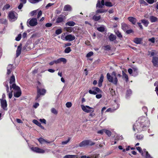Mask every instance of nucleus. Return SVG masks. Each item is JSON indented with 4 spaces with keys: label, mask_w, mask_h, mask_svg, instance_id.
I'll return each instance as SVG.
<instances>
[{
    "label": "nucleus",
    "mask_w": 158,
    "mask_h": 158,
    "mask_svg": "<svg viewBox=\"0 0 158 158\" xmlns=\"http://www.w3.org/2000/svg\"><path fill=\"white\" fill-rule=\"evenodd\" d=\"M81 107L84 111L87 113L91 112L92 111V110L94 109L93 108L88 106H85L84 105H81Z\"/></svg>",
    "instance_id": "6e6552de"
},
{
    "label": "nucleus",
    "mask_w": 158,
    "mask_h": 158,
    "mask_svg": "<svg viewBox=\"0 0 158 158\" xmlns=\"http://www.w3.org/2000/svg\"><path fill=\"white\" fill-rule=\"evenodd\" d=\"M75 37L71 34H70L66 36V41H71L74 40L75 39Z\"/></svg>",
    "instance_id": "f8f14e48"
},
{
    "label": "nucleus",
    "mask_w": 158,
    "mask_h": 158,
    "mask_svg": "<svg viewBox=\"0 0 158 158\" xmlns=\"http://www.w3.org/2000/svg\"><path fill=\"white\" fill-rule=\"evenodd\" d=\"M123 78L125 79V81L127 82L128 81V75L125 73L123 71L122 72Z\"/></svg>",
    "instance_id": "a878e982"
},
{
    "label": "nucleus",
    "mask_w": 158,
    "mask_h": 158,
    "mask_svg": "<svg viewBox=\"0 0 158 158\" xmlns=\"http://www.w3.org/2000/svg\"><path fill=\"white\" fill-rule=\"evenodd\" d=\"M97 30L100 32H103L104 31L105 28L104 27L101 26L99 27H98L97 28Z\"/></svg>",
    "instance_id": "4c0bfd02"
},
{
    "label": "nucleus",
    "mask_w": 158,
    "mask_h": 158,
    "mask_svg": "<svg viewBox=\"0 0 158 158\" xmlns=\"http://www.w3.org/2000/svg\"><path fill=\"white\" fill-rule=\"evenodd\" d=\"M63 158H77V156L76 155H67L64 156Z\"/></svg>",
    "instance_id": "c756f323"
},
{
    "label": "nucleus",
    "mask_w": 158,
    "mask_h": 158,
    "mask_svg": "<svg viewBox=\"0 0 158 158\" xmlns=\"http://www.w3.org/2000/svg\"><path fill=\"white\" fill-rule=\"evenodd\" d=\"M10 5L8 4H6V5L3 8V9H7L10 7Z\"/></svg>",
    "instance_id": "680f3d73"
},
{
    "label": "nucleus",
    "mask_w": 158,
    "mask_h": 158,
    "mask_svg": "<svg viewBox=\"0 0 158 158\" xmlns=\"http://www.w3.org/2000/svg\"><path fill=\"white\" fill-rule=\"evenodd\" d=\"M132 69L133 73L132 76L136 77L138 75V69L136 67H133Z\"/></svg>",
    "instance_id": "412c9836"
},
{
    "label": "nucleus",
    "mask_w": 158,
    "mask_h": 158,
    "mask_svg": "<svg viewBox=\"0 0 158 158\" xmlns=\"http://www.w3.org/2000/svg\"><path fill=\"white\" fill-rule=\"evenodd\" d=\"M142 40L141 38H136L134 39V42L137 44H139L141 43V42Z\"/></svg>",
    "instance_id": "b1692460"
},
{
    "label": "nucleus",
    "mask_w": 158,
    "mask_h": 158,
    "mask_svg": "<svg viewBox=\"0 0 158 158\" xmlns=\"http://www.w3.org/2000/svg\"><path fill=\"white\" fill-rule=\"evenodd\" d=\"M92 89L95 90V91L98 93H100L102 92V91L98 87H94L92 88Z\"/></svg>",
    "instance_id": "a19ab883"
},
{
    "label": "nucleus",
    "mask_w": 158,
    "mask_h": 158,
    "mask_svg": "<svg viewBox=\"0 0 158 158\" xmlns=\"http://www.w3.org/2000/svg\"><path fill=\"white\" fill-rule=\"evenodd\" d=\"M1 104L2 108L5 110H7V104L6 100L0 99Z\"/></svg>",
    "instance_id": "9d476101"
},
{
    "label": "nucleus",
    "mask_w": 158,
    "mask_h": 158,
    "mask_svg": "<svg viewBox=\"0 0 158 158\" xmlns=\"http://www.w3.org/2000/svg\"><path fill=\"white\" fill-rule=\"evenodd\" d=\"M146 1L150 4H152L156 1V0H146Z\"/></svg>",
    "instance_id": "603ef678"
},
{
    "label": "nucleus",
    "mask_w": 158,
    "mask_h": 158,
    "mask_svg": "<svg viewBox=\"0 0 158 158\" xmlns=\"http://www.w3.org/2000/svg\"><path fill=\"white\" fill-rule=\"evenodd\" d=\"M95 143L90 140H87L82 141L79 144L80 147H83L86 145L92 146L94 145Z\"/></svg>",
    "instance_id": "20e7f679"
},
{
    "label": "nucleus",
    "mask_w": 158,
    "mask_h": 158,
    "mask_svg": "<svg viewBox=\"0 0 158 158\" xmlns=\"http://www.w3.org/2000/svg\"><path fill=\"white\" fill-rule=\"evenodd\" d=\"M128 73L131 75H132V73H133V71L132 69H129L128 70Z\"/></svg>",
    "instance_id": "338daca9"
},
{
    "label": "nucleus",
    "mask_w": 158,
    "mask_h": 158,
    "mask_svg": "<svg viewBox=\"0 0 158 158\" xmlns=\"http://www.w3.org/2000/svg\"><path fill=\"white\" fill-rule=\"evenodd\" d=\"M46 90L44 89H40L38 86L37 87V95L36 99H38L40 97V95H44L45 94Z\"/></svg>",
    "instance_id": "39448f33"
},
{
    "label": "nucleus",
    "mask_w": 158,
    "mask_h": 158,
    "mask_svg": "<svg viewBox=\"0 0 158 158\" xmlns=\"http://www.w3.org/2000/svg\"><path fill=\"white\" fill-rule=\"evenodd\" d=\"M132 91L130 89H127L126 93V97L127 98L129 97L132 94Z\"/></svg>",
    "instance_id": "2f4dec72"
},
{
    "label": "nucleus",
    "mask_w": 158,
    "mask_h": 158,
    "mask_svg": "<svg viewBox=\"0 0 158 158\" xmlns=\"http://www.w3.org/2000/svg\"><path fill=\"white\" fill-rule=\"evenodd\" d=\"M64 30L67 31L70 33L72 31L73 28L72 27H66L64 28Z\"/></svg>",
    "instance_id": "f704fd0d"
},
{
    "label": "nucleus",
    "mask_w": 158,
    "mask_h": 158,
    "mask_svg": "<svg viewBox=\"0 0 158 158\" xmlns=\"http://www.w3.org/2000/svg\"><path fill=\"white\" fill-rule=\"evenodd\" d=\"M65 17L63 15H60L56 19V23H59L64 22Z\"/></svg>",
    "instance_id": "ddd939ff"
},
{
    "label": "nucleus",
    "mask_w": 158,
    "mask_h": 158,
    "mask_svg": "<svg viewBox=\"0 0 158 158\" xmlns=\"http://www.w3.org/2000/svg\"><path fill=\"white\" fill-rule=\"evenodd\" d=\"M101 19V16H98L96 15H94L93 17V19L94 21H98Z\"/></svg>",
    "instance_id": "c9c22d12"
},
{
    "label": "nucleus",
    "mask_w": 158,
    "mask_h": 158,
    "mask_svg": "<svg viewBox=\"0 0 158 158\" xmlns=\"http://www.w3.org/2000/svg\"><path fill=\"white\" fill-rule=\"evenodd\" d=\"M128 19L133 24H135L136 22V19L134 17H131L128 18Z\"/></svg>",
    "instance_id": "4be33fe9"
},
{
    "label": "nucleus",
    "mask_w": 158,
    "mask_h": 158,
    "mask_svg": "<svg viewBox=\"0 0 158 158\" xmlns=\"http://www.w3.org/2000/svg\"><path fill=\"white\" fill-rule=\"evenodd\" d=\"M107 11V10H105L104 9H99L97 10H96V13L97 14L102 13L106 12Z\"/></svg>",
    "instance_id": "c85d7f7f"
},
{
    "label": "nucleus",
    "mask_w": 158,
    "mask_h": 158,
    "mask_svg": "<svg viewBox=\"0 0 158 158\" xmlns=\"http://www.w3.org/2000/svg\"><path fill=\"white\" fill-rule=\"evenodd\" d=\"M152 62L154 66L158 67V57L153 56L152 57Z\"/></svg>",
    "instance_id": "9b49d317"
},
{
    "label": "nucleus",
    "mask_w": 158,
    "mask_h": 158,
    "mask_svg": "<svg viewBox=\"0 0 158 158\" xmlns=\"http://www.w3.org/2000/svg\"><path fill=\"white\" fill-rule=\"evenodd\" d=\"M114 32L118 38L120 39L122 38L123 36L121 33L118 30H115Z\"/></svg>",
    "instance_id": "72a5a7b5"
},
{
    "label": "nucleus",
    "mask_w": 158,
    "mask_h": 158,
    "mask_svg": "<svg viewBox=\"0 0 158 158\" xmlns=\"http://www.w3.org/2000/svg\"><path fill=\"white\" fill-rule=\"evenodd\" d=\"M149 19L152 23H153L157 21L158 19L156 17L153 16H151L149 18Z\"/></svg>",
    "instance_id": "bb28decb"
},
{
    "label": "nucleus",
    "mask_w": 158,
    "mask_h": 158,
    "mask_svg": "<svg viewBox=\"0 0 158 158\" xmlns=\"http://www.w3.org/2000/svg\"><path fill=\"white\" fill-rule=\"evenodd\" d=\"M62 30L61 28L58 29H57L55 31V33L57 35H58L62 33Z\"/></svg>",
    "instance_id": "de8ad7c7"
},
{
    "label": "nucleus",
    "mask_w": 158,
    "mask_h": 158,
    "mask_svg": "<svg viewBox=\"0 0 158 158\" xmlns=\"http://www.w3.org/2000/svg\"><path fill=\"white\" fill-rule=\"evenodd\" d=\"M17 14L14 11H10L9 13L8 16L10 20L14 21L17 19Z\"/></svg>",
    "instance_id": "0eeeda50"
},
{
    "label": "nucleus",
    "mask_w": 158,
    "mask_h": 158,
    "mask_svg": "<svg viewBox=\"0 0 158 158\" xmlns=\"http://www.w3.org/2000/svg\"><path fill=\"white\" fill-rule=\"evenodd\" d=\"M103 6L101 5V3L100 0L98 1L97 3L96 4L97 7H98L99 8H101L103 7Z\"/></svg>",
    "instance_id": "e433bc0d"
},
{
    "label": "nucleus",
    "mask_w": 158,
    "mask_h": 158,
    "mask_svg": "<svg viewBox=\"0 0 158 158\" xmlns=\"http://www.w3.org/2000/svg\"><path fill=\"white\" fill-rule=\"evenodd\" d=\"M56 64L60 63L61 62H63L64 64H65L67 62L66 59L64 58H61L55 60Z\"/></svg>",
    "instance_id": "4468645a"
},
{
    "label": "nucleus",
    "mask_w": 158,
    "mask_h": 158,
    "mask_svg": "<svg viewBox=\"0 0 158 158\" xmlns=\"http://www.w3.org/2000/svg\"><path fill=\"white\" fill-rule=\"evenodd\" d=\"M104 133H106L109 136H110L111 135V132L110 131L105 129Z\"/></svg>",
    "instance_id": "09e8293b"
},
{
    "label": "nucleus",
    "mask_w": 158,
    "mask_h": 158,
    "mask_svg": "<svg viewBox=\"0 0 158 158\" xmlns=\"http://www.w3.org/2000/svg\"><path fill=\"white\" fill-rule=\"evenodd\" d=\"M75 23L73 21H69L65 23L66 26H73L75 25Z\"/></svg>",
    "instance_id": "473e14b6"
},
{
    "label": "nucleus",
    "mask_w": 158,
    "mask_h": 158,
    "mask_svg": "<svg viewBox=\"0 0 158 158\" xmlns=\"http://www.w3.org/2000/svg\"><path fill=\"white\" fill-rule=\"evenodd\" d=\"M81 158H93V157L90 156H86L85 155L82 156L81 157Z\"/></svg>",
    "instance_id": "774afa93"
},
{
    "label": "nucleus",
    "mask_w": 158,
    "mask_h": 158,
    "mask_svg": "<svg viewBox=\"0 0 158 158\" xmlns=\"http://www.w3.org/2000/svg\"><path fill=\"white\" fill-rule=\"evenodd\" d=\"M39 121L42 123H44V124H46V120L44 119H40Z\"/></svg>",
    "instance_id": "e2e57ef3"
},
{
    "label": "nucleus",
    "mask_w": 158,
    "mask_h": 158,
    "mask_svg": "<svg viewBox=\"0 0 158 158\" xmlns=\"http://www.w3.org/2000/svg\"><path fill=\"white\" fill-rule=\"evenodd\" d=\"M32 122L34 123L35 124H36L42 129H44V127L41 125V123L40 122H39L37 120L34 119L32 121Z\"/></svg>",
    "instance_id": "f3484780"
},
{
    "label": "nucleus",
    "mask_w": 158,
    "mask_h": 158,
    "mask_svg": "<svg viewBox=\"0 0 158 158\" xmlns=\"http://www.w3.org/2000/svg\"><path fill=\"white\" fill-rule=\"evenodd\" d=\"M107 79L109 82L112 83L115 85H117L118 80L116 76V73L114 72H113L111 75L108 73L106 75Z\"/></svg>",
    "instance_id": "f03ea898"
},
{
    "label": "nucleus",
    "mask_w": 158,
    "mask_h": 158,
    "mask_svg": "<svg viewBox=\"0 0 158 158\" xmlns=\"http://www.w3.org/2000/svg\"><path fill=\"white\" fill-rule=\"evenodd\" d=\"M72 6L69 5L67 4L64 6L63 8L64 11H71L72 10Z\"/></svg>",
    "instance_id": "2eb2a0df"
},
{
    "label": "nucleus",
    "mask_w": 158,
    "mask_h": 158,
    "mask_svg": "<svg viewBox=\"0 0 158 158\" xmlns=\"http://www.w3.org/2000/svg\"><path fill=\"white\" fill-rule=\"evenodd\" d=\"M38 140L41 144H43L46 141V140L42 138H40Z\"/></svg>",
    "instance_id": "79ce46f5"
},
{
    "label": "nucleus",
    "mask_w": 158,
    "mask_h": 158,
    "mask_svg": "<svg viewBox=\"0 0 158 158\" xmlns=\"http://www.w3.org/2000/svg\"><path fill=\"white\" fill-rule=\"evenodd\" d=\"M93 52H89L86 55V56L87 57H89L92 56L93 55Z\"/></svg>",
    "instance_id": "5fc2aeb1"
},
{
    "label": "nucleus",
    "mask_w": 158,
    "mask_h": 158,
    "mask_svg": "<svg viewBox=\"0 0 158 158\" xmlns=\"http://www.w3.org/2000/svg\"><path fill=\"white\" fill-rule=\"evenodd\" d=\"M69 140H70V139H69L68 140H67L66 141H63L62 142V144L63 145H65V144H67L68 143V142L69 141Z\"/></svg>",
    "instance_id": "0e129e2a"
},
{
    "label": "nucleus",
    "mask_w": 158,
    "mask_h": 158,
    "mask_svg": "<svg viewBox=\"0 0 158 158\" xmlns=\"http://www.w3.org/2000/svg\"><path fill=\"white\" fill-rule=\"evenodd\" d=\"M21 36H22L21 34H19L18 35L17 37L16 38H15L16 40L17 41H19L20 40L21 38Z\"/></svg>",
    "instance_id": "864d4df0"
},
{
    "label": "nucleus",
    "mask_w": 158,
    "mask_h": 158,
    "mask_svg": "<svg viewBox=\"0 0 158 158\" xmlns=\"http://www.w3.org/2000/svg\"><path fill=\"white\" fill-rule=\"evenodd\" d=\"M9 83L10 84H15V76L13 75L10 77Z\"/></svg>",
    "instance_id": "aec40b11"
},
{
    "label": "nucleus",
    "mask_w": 158,
    "mask_h": 158,
    "mask_svg": "<svg viewBox=\"0 0 158 158\" xmlns=\"http://www.w3.org/2000/svg\"><path fill=\"white\" fill-rule=\"evenodd\" d=\"M10 90H12V89L15 90L14 95L15 97L19 98L21 95L22 92L20 89L19 86L16 85V84H14L10 85Z\"/></svg>",
    "instance_id": "7ed1b4c3"
},
{
    "label": "nucleus",
    "mask_w": 158,
    "mask_h": 158,
    "mask_svg": "<svg viewBox=\"0 0 158 158\" xmlns=\"http://www.w3.org/2000/svg\"><path fill=\"white\" fill-rule=\"evenodd\" d=\"M94 109L92 110V111L91 112H90V113L89 114V116L90 117H93L94 115H95V114L94 113Z\"/></svg>",
    "instance_id": "bf43d9fd"
},
{
    "label": "nucleus",
    "mask_w": 158,
    "mask_h": 158,
    "mask_svg": "<svg viewBox=\"0 0 158 158\" xmlns=\"http://www.w3.org/2000/svg\"><path fill=\"white\" fill-rule=\"evenodd\" d=\"M146 158H152V157L149 154L148 152H146V154L145 155Z\"/></svg>",
    "instance_id": "69168bd1"
},
{
    "label": "nucleus",
    "mask_w": 158,
    "mask_h": 158,
    "mask_svg": "<svg viewBox=\"0 0 158 158\" xmlns=\"http://www.w3.org/2000/svg\"><path fill=\"white\" fill-rule=\"evenodd\" d=\"M109 38L111 41H113L116 39V36L113 34H111L109 37Z\"/></svg>",
    "instance_id": "7c9ffc66"
},
{
    "label": "nucleus",
    "mask_w": 158,
    "mask_h": 158,
    "mask_svg": "<svg viewBox=\"0 0 158 158\" xmlns=\"http://www.w3.org/2000/svg\"><path fill=\"white\" fill-rule=\"evenodd\" d=\"M122 29L124 31H126L129 28V26L124 23H123L121 24Z\"/></svg>",
    "instance_id": "6ab92c4d"
},
{
    "label": "nucleus",
    "mask_w": 158,
    "mask_h": 158,
    "mask_svg": "<svg viewBox=\"0 0 158 158\" xmlns=\"http://www.w3.org/2000/svg\"><path fill=\"white\" fill-rule=\"evenodd\" d=\"M114 110L112 108H109L106 111V112H113Z\"/></svg>",
    "instance_id": "052dcab7"
},
{
    "label": "nucleus",
    "mask_w": 158,
    "mask_h": 158,
    "mask_svg": "<svg viewBox=\"0 0 158 158\" xmlns=\"http://www.w3.org/2000/svg\"><path fill=\"white\" fill-rule=\"evenodd\" d=\"M105 5L107 6L112 7L113 6L112 3L109 2H106L105 3Z\"/></svg>",
    "instance_id": "a18cd8bd"
},
{
    "label": "nucleus",
    "mask_w": 158,
    "mask_h": 158,
    "mask_svg": "<svg viewBox=\"0 0 158 158\" xmlns=\"http://www.w3.org/2000/svg\"><path fill=\"white\" fill-rule=\"evenodd\" d=\"M143 136L142 135H137L136 136V138L138 140H142L143 139Z\"/></svg>",
    "instance_id": "c03bdc74"
},
{
    "label": "nucleus",
    "mask_w": 158,
    "mask_h": 158,
    "mask_svg": "<svg viewBox=\"0 0 158 158\" xmlns=\"http://www.w3.org/2000/svg\"><path fill=\"white\" fill-rule=\"evenodd\" d=\"M149 124V121L146 117H140L133 125V129L135 132H140L147 129Z\"/></svg>",
    "instance_id": "f257e3e1"
},
{
    "label": "nucleus",
    "mask_w": 158,
    "mask_h": 158,
    "mask_svg": "<svg viewBox=\"0 0 158 158\" xmlns=\"http://www.w3.org/2000/svg\"><path fill=\"white\" fill-rule=\"evenodd\" d=\"M148 41L150 42H151L152 43H154L155 42V39L154 37H152L151 38L149 39Z\"/></svg>",
    "instance_id": "13d9d810"
},
{
    "label": "nucleus",
    "mask_w": 158,
    "mask_h": 158,
    "mask_svg": "<svg viewBox=\"0 0 158 158\" xmlns=\"http://www.w3.org/2000/svg\"><path fill=\"white\" fill-rule=\"evenodd\" d=\"M72 105V103L70 102H67L66 104V106L68 108L70 107Z\"/></svg>",
    "instance_id": "6e6d98bb"
},
{
    "label": "nucleus",
    "mask_w": 158,
    "mask_h": 158,
    "mask_svg": "<svg viewBox=\"0 0 158 158\" xmlns=\"http://www.w3.org/2000/svg\"><path fill=\"white\" fill-rule=\"evenodd\" d=\"M89 94H92L94 95H95L97 94V92L95 91L94 90H89Z\"/></svg>",
    "instance_id": "8fccbe9b"
},
{
    "label": "nucleus",
    "mask_w": 158,
    "mask_h": 158,
    "mask_svg": "<svg viewBox=\"0 0 158 158\" xmlns=\"http://www.w3.org/2000/svg\"><path fill=\"white\" fill-rule=\"evenodd\" d=\"M123 139V137L119 135H117L115 138V140L117 141H118L120 140Z\"/></svg>",
    "instance_id": "ea45409f"
},
{
    "label": "nucleus",
    "mask_w": 158,
    "mask_h": 158,
    "mask_svg": "<svg viewBox=\"0 0 158 158\" xmlns=\"http://www.w3.org/2000/svg\"><path fill=\"white\" fill-rule=\"evenodd\" d=\"M119 104L116 101H114V102L113 104V107L112 108L114 110V111L115 110H117L118 108L119 107Z\"/></svg>",
    "instance_id": "5701e85b"
},
{
    "label": "nucleus",
    "mask_w": 158,
    "mask_h": 158,
    "mask_svg": "<svg viewBox=\"0 0 158 158\" xmlns=\"http://www.w3.org/2000/svg\"><path fill=\"white\" fill-rule=\"evenodd\" d=\"M71 51V49L70 47L66 48L64 50V52L66 53H68Z\"/></svg>",
    "instance_id": "58836bf2"
},
{
    "label": "nucleus",
    "mask_w": 158,
    "mask_h": 158,
    "mask_svg": "<svg viewBox=\"0 0 158 158\" xmlns=\"http://www.w3.org/2000/svg\"><path fill=\"white\" fill-rule=\"evenodd\" d=\"M22 44H20L19 45L18 47L17 50H16V57H18L21 54V50L22 49Z\"/></svg>",
    "instance_id": "dca6fc26"
},
{
    "label": "nucleus",
    "mask_w": 158,
    "mask_h": 158,
    "mask_svg": "<svg viewBox=\"0 0 158 158\" xmlns=\"http://www.w3.org/2000/svg\"><path fill=\"white\" fill-rule=\"evenodd\" d=\"M104 79V76L102 74L101 75L100 77L99 80L98 82V86L99 87H100L102 86V82L103 81Z\"/></svg>",
    "instance_id": "a211bd4d"
},
{
    "label": "nucleus",
    "mask_w": 158,
    "mask_h": 158,
    "mask_svg": "<svg viewBox=\"0 0 158 158\" xmlns=\"http://www.w3.org/2000/svg\"><path fill=\"white\" fill-rule=\"evenodd\" d=\"M28 24L30 25V26L33 27L36 26L37 24V20L36 19L33 18L31 19H29L27 22V24L28 26L30 27Z\"/></svg>",
    "instance_id": "423d86ee"
},
{
    "label": "nucleus",
    "mask_w": 158,
    "mask_h": 158,
    "mask_svg": "<svg viewBox=\"0 0 158 158\" xmlns=\"http://www.w3.org/2000/svg\"><path fill=\"white\" fill-rule=\"evenodd\" d=\"M136 149L143 156V152L141 148L140 147H137Z\"/></svg>",
    "instance_id": "49530a36"
},
{
    "label": "nucleus",
    "mask_w": 158,
    "mask_h": 158,
    "mask_svg": "<svg viewBox=\"0 0 158 158\" xmlns=\"http://www.w3.org/2000/svg\"><path fill=\"white\" fill-rule=\"evenodd\" d=\"M140 3L141 4H143L144 5L147 6L148 5V3L146 2L144 0H140Z\"/></svg>",
    "instance_id": "4d7b16f0"
},
{
    "label": "nucleus",
    "mask_w": 158,
    "mask_h": 158,
    "mask_svg": "<svg viewBox=\"0 0 158 158\" xmlns=\"http://www.w3.org/2000/svg\"><path fill=\"white\" fill-rule=\"evenodd\" d=\"M4 85L6 87V90L7 92L8 93L9 92V87L8 85V82L7 81H6L4 83Z\"/></svg>",
    "instance_id": "37998d69"
},
{
    "label": "nucleus",
    "mask_w": 158,
    "mask_h": 158,
    "mask_svg": "<svg viewBox=\"0 0 158 158\" xmlns=\"http://www.w3.org/2000/svg\"><path fill=\"white\" fill-rule=\"evenodd\" d=\"M12 65L11 64L8 65L7 67V74L9 75L11 73L12 71Z\"/></svg>",
    "instance_id": "393cba45"
},
{
    "label": "nucleus",
    "mask_w": 158,
    "mask_h": 158,
    "mask_svg": "<svg viewBox=\"0 0 158 158\" xmlns=\"http://www.w3.org/2000/svg\"><path fill=\"white\" fill-rule=\"evenodd\" d=\"M141 22L143 23V25L146 27H147L149 23V21L145 19H143L141 20Z\"/></svg>",
    "instance_id": "cd10ccee"
},
{
    "label": "nucleus",
    "mask_w": 158,
    "mask_h": 158,
    "mask_svg": "<svg viewBox=\"0 0 158 158\" xmlns=\"http://www.w3.org/2000/svg\"><path fill=\"white\" fill-rule=\"evenodd\" d=\"M32 151L37 153H43L45 151L43 149L39 148L38 147H32L31 148Z\"/></svg>",
    "instance_id": "1a4fd4ad"
},
{
    "label": "nucleus",
    "mask_w": 158,
    "mask_h": 158,
    "mask_svg": "<svg viewBox=\"0 0 158 158\" xmlns=\"http://www.w3.org/2000/svg\"><path fill=\"white\" fill-rule=\"evenodd\" d=\"M51 111L52 113L55 114H56L58 113L57 111L54 108H52L51 110Z\"/></svg>",
    "instance_id": "3c124183"
}]
</instances>
